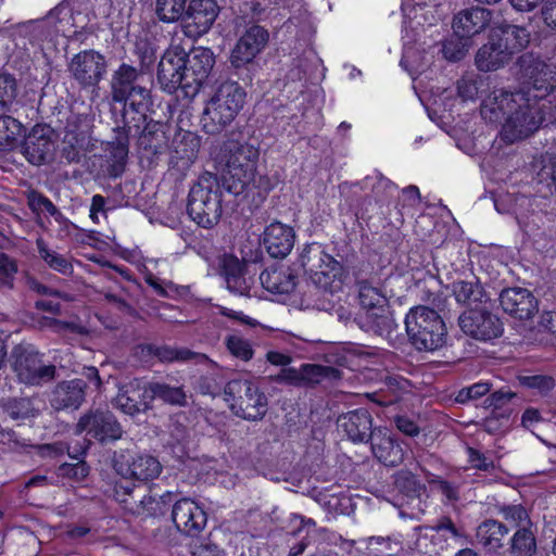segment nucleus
Segmentation results:
<instances>
[{
  "instance_id": "69168bd1",
  "label": "nucleus",
  "mask_w": 556,
  "mask_h": 556,
  "mask_svg": "<svg viewBox=\"0 0 556 556\" xmlns=\"http://www.w3.org/2000/svg\"><path fill=\"white\" fill-rule=\"evenodd\" d=\"M500 513L503 517L508 520L515 522V526L522 527L523 523L531 526V521L528 515L527 509L518 504V505H504L500 508Z\"/></svg>"
},
{
  "instance_id": "13d9d810",
  "label": "nucleus",
  "mask_w": 556,
  "mask_h": 556,
  "mask_svg": "<svg viewBox=\"0 0 556 556\" xmlns=\"http://www.w3.org/2000/svg\"><path fill=\"white\" fill-rule=\"evenodd\" d=\"M519 382L526 388L536 390L543 396L556 387L555 379L547 375L522 376L519 378Z\"/></svg>"
},
{
  "instance_id": "2f4dec72",
  "label": "nucleus",
  "mask_w": 556,
  "mask_h": 556,
  "mask_svg": "<svg viewBox=\"0 0 556 556\" xmlns=\"http://www.w3.org/2000/svg\"><path fill=\"white\" fill-rule=\"evenodd\" d=\"M354 323L365 332L388 338L397 325L394 321L389 305L358 313Z\"/></svg>"
},
{
  "instance_id": "a18cd8bd",
  "label": "nucleus",
  "mask_w": 556,
  "mask_h": 556,
  "mask_svg": "<svg viewBox=\"0 0 556 556\" xmlns=\"http://www.w3.org/2000/svg\"><path fill=\"white\" fill-rule=\"evenodd\" d=\"M128 480L129 479H124L115 482L113 488V497L125 510L134 514L138 513V501H140L141 494L139 493L137 485Z\"/></svg>"
},
{
  "instance_id": "f257e3e1",
  "label": "nucleus",
  "mask_w": 556,
  "mask_h": 556,
  "mask_svg": "<svg viewBox=\"0 0 556 556\" xmlns=\"http://www.w3.org/2000/svg\"><path fill=\"white\" fill-rule=\"evenodd\" d=\"M518 80L516 91L496 89L483 100L480 114L491 124H502L501 136L507 143L522 140L539 129L543 117L536 106L556 86V66L523 53L517 59Z\"/></svg>"
},
{
  "instance_id": "5fc2aeb1",
  "label": "nucleus",
  "mask_w": 556,
  "mask_h": 556,
  "mask_svg": "<svg viewBox=\"0 0 556 556\" xmlns=\"http://www.w3.org/2000/svg\"><path fill=\"white\" fill-rule=\"evenodd\" d=\"M491 391L492 384L490 382H476L462 388L455 395V402L458 404H468L483 396H488Z\"/></svg>"
},
{
  "instance_id": "680f3d73",
  "label": "nucleus",
  "mask_w": 556,
  "mask_h": 556,
  "mask_svg": "<svg viewBox=\"0 0 556 556\" xmlns=\"http://www.w3.org/2000/svg\"><path fill=\"white\" fill-rule=\"evenodd\" d=\"M33 406L29 399H13L5 405L7 414L14 420L26 419L34 416Z\"/></svg>"
},
{
  "instance_id": "aec40b11",
  "label": "nucleus",
  "mask_w": 556,
  "mask_h": 556,
  "mask_svg": "<svg viewBox=\"0 0 556 556\" xmlns=\"http://www.w3.org/2000/svg\"><path fill=\"white\" fill-rule=\"evenodd\" d=\"M135 356L142 362L156 358L161 363L192 362L194 364L213 363L207 355L187 348L142 343L135 346Z\"/></svg>"
},
{
  "instance_id": "f03ea898",
  "label": "nucleus",
  "mask_w": 556,
  "mask_h": 556,
  "mask_svg": "<svg viewBox=\"0 0 556 556\" xmlns=\"http://www.w3.org/2000/svg\"><path fill=\"white\" fill-rule=\"evenodd\" d=\"M211 159L222 170V187L235 201L249 188L252 170L256 169L260 151L253 144L235 138L214 140L208 148Z\"/></svg>"
},
{
  "instance_id": "c03bdc74",
  "label": "nucleus",
  "mask_w": 556,
  "mask_h": 556,
  "mask_svg": "<svg viewBox=\"0 0 556 556\" xmlns=\"http://www.w3.org/2000/svg\"><path fill=\"white\" fill-rule=\"evenodd\" d=\"M356 286L362 312L389 305L388 298L381 289L372 286L367 279L357 280Z\"/></svg>"
},
{
  "instance_id": "412c9836",
  "label": "nucleus",
  "mask_w": 556,
  "mask_h": 556,
  "mask_svg": "<svg viewBox=\"0 0 556 556\" xmlns=\"http://www.w3.org/2000/svg\"><path fill=\"white\" fill-rule=\"evenodd\" d=\"M201 137L189 130L179 129L169 146V165L173 169L185 175L198 159Z\"/></svg>"
},
{
  "instance_id": "c756f323",
  "label": "nucleus",
  "mask_w": 556,
  "mask_h": 556,
  "mask_svg": "<svg viewBox=\"0 0 556 556\" xmlns=\"http://www.w3.org/2000/svg\"><path fill=\"white\" fill-rule=\"evenodd\" d=\"M492 12L481 7H472L458 12L453 20L454 34L459 37L470 38L484 30L490 24Z\"/></svg>"
},
{
  "instance_id": "de8ad7c7",
  "label": "nucleus",
  "mask_w": 556,
  "mask_h": 556,
  "mask_svg": "<svg viewBox=\"0 0 556 556\" xmlns=\"http://www.w3.org/2000/svg\"><path fill=\"white\" fill-rule=\"evenodd\" d=\"M340 370L334 367L318 364H303L299 368L300 387L317 384L325 378L338 379L340 378Z\"/></svg>"
},
{
  "instance_id": "9d476101",
  "label": "nucleus",
  "mask_w": 556,
  "mask_h": 556,
  "mask_svg": "<svg viewBox=\"0 0 556 556\" xmlns=\"http://www.w3.org/2000/svg\"><path fill=\"white\" fill-rule=\"evenodd\" d=\"M187 66L185 62V48L181 45H170L162 54L156 71V80L161 90L168 94L175 93L179 88L187 96Z\"/></svg>"
},
{
  "instance_id": "a211bd4d",
  "label": "nucleus",
  "mask_w": 556,
  "mask_h": 556,
  "mask_svg": "<svg viewBox=\"0 0 556 556\" xmlns=\"http://www.w3.org/2000/svg\"><path fill=\"white\" fill-rule=\"evenodd\" d=\"M127 126L125 122L117 119L116 126L113 128L114 137L109 142L106 161V174L111 178H117L124 174L129 152V139L136 137L140 132V127H142V125L139 127L131 126V128Z\"/></svg>"
},
{
  "instance_id": "49530a36",
  "label": "nucleus",
  "mask_w": 556,
  "mask_h": 556,
  "mask_svg": "<svg viewBox=\"0 0 556 556\" xmlns=\"http://www.w3.org/2000/svg\"><path fill=\"white\" fill-rule=\"evenodd\" d=\"M516 397V393L510 390H496L490 392L483 401V408L490 409L491 413L497 414L504 421H509L513 414L510 401Z\"/></svg>"
},
{
  "instance_id": "c85d7f7f",
  "label": "nucleus",
  "mask_w": 556,
  "mask_h": 556,
  "mask_svg": "<svg viewBox=\"0 0 556 556\" xmlns=\"http://www.w3.org/2000/svg\"><path fill=\"white\" fill-rule=\"evenodd\" d=\"M87 381L76 378L59 382L51 392L50 405L55 410L77 409L85 402Z\"/></svg>"
},
{
  "instance_id": "dca6fc26",
  "label": "nucleus",
  "mask_w": 556,
  "mask_h": 556,
  "mask_svg": "<svg viewBox=\"0 0 556 556\" xmlns=\"http://www.w3.org/2000/svg\"><path fill=\"white\" fill-rule=\"evenodd\" d=\"M462 331L479 341H491L500 338L504 332L501 318L486 308H470L458 318Z\"/></svg>"
},
{
  "instance_id": "423d86ee",
  "label": "nucleus",
  "mask_w": 556,
  "mask_h": 556,
  "mask_svg": "<svg viewBox=\"0 0 556 556\" xmlns=\"http://www.w3.org/2000/svg\"><path fill=\"white\" fill-rule=\"evenodd\" d=\"M269 33L263 26L252 25L240 36L229 56V71L244 84L252 83L258 68L256 56L266 48Z\"/></svg>"
},
{
  "instance_id": "58836bf2",
  "label": "nucleus",
  "mask_w": 556,
  "mask_h": 556,
  "mask_svg": "<svg viewBox=\"0 0 556 556\" xmlns=\"http://www.w3.org/2000/svg\"><path fill=\"white\" fill-rule=\"evenodd\" d=\"M452 291L459 304L468 307L478 306L489 300L482 285L477 278L472 280H456L452 283Z\"/></svg>"
},
{
  "instance_id": "0e129e2a",
  "label": "nucleus",
  "mask_w": 556,
  "mask_h": 556,
  "mask_svg": "<svg viewBox=\"0 0 556 556\" xmlns=\"http://www.w3.org/2000/svg\"><path fill=\"white\" fill-rule=\"evenodd\" d=\"M483 85L481 78L463 77L457 81V93L464 100H475Z\"/></svg>"
},
{
  "instance_id": "5701e85b",
  "label": "nucleus",
  "mask_w": 556,
  "mask_h": 556,
  "mask_svg": "<svg viewBox=\"0 0 556 556\" xmlns=\"http://www.w3.org/2000/svg\"><path fill=\"white\" fill-rule=\"evenodd\" d=\"M498 301L506 314L520 320L531 319L539 311L538 299L530 290L521 287L503 289Z\"/></svg>"
},
{
  "instance_id": "2eb2a0df",
  "label": "nucleus",
  "mask_w": 556,
  "mask_h": 556,
  "mask_svg": "<svg viewBox=\"0 0 556 556\" xmlns=\"http://www.w3.org/2000/svg\"><path fill=\"white\" fill-rule=\"evenodd\" d=\"M150 390V381L132 378L118 387L112 404L115 408L131 417L144 414L153 408Z\"/></svg>"
},
{
  "instance_id": "c9c22d12",
  "label": "nucleus",
  "mask_w": 556,
  "mask_h": 556,
  "mask_svg": "<svg viewBox=\"0 0 556 556\" xmlns=\"http://www.w3.org/2000/svg\"><path fill=\"white\" fill-rule=\"evenodd\" d=\"M152 402L161 401L163 404L186 407L188 405L187 391L184 384H170L163 380H150Z\"/></svg>"
},
{
  "instance_id": "79ce46f5",
  "label": "nucleus",
  "mask_w": 556,
  "mask_h": 556,
  "mask_svg": "<svg viewBox=\"0 0 556 556\" xmlns=\"http://www.w3.org/2000/svg\"><path fill=\"white\" fill-rule=\"evenodd\" d=\"M238 116L245 104L247 92L237 81L227 80L222 83L213 93Z\"/></svg>"
},
{
  "instance_id": "4d7b16f0",
  "label": "nucleus",
  "mask_w": 556,
  "mask_h": 556,
  "mask_svg": "<svg viewBox=\"0 0 556 556\" xmlns=\"http://www.w3.org/2000/svg\"><path fill=\"white\" fill-rule=\"evenodd\" d=\"M368 546L383 555V556H393L397 554L402 549V543L399 539L393 536H370L368 538Z\"/></svg>"
},
{
  "instance_id": "4be33fe9",
  "label": "nucleus",
  "mask_w": 556,
  "mask_h": 556,
  "mask_svg": "<svg viewBox=\"0 0 556 556\" xmlns=\"http://www.w3.org/2000/svg\"><path fill=\"white\" fill-rule=\"evenodd\" d=\"M172 520L179 532L198 536L207 523V515L195 501L182 497L173 504Z\"/></svg>"
},
{
  "instance_id": "a19ab883",
  "label": "nucleus",
  "mask_w": 556,
  "mask_h": 556,
  "mask_svg": "<svg viewBox=\"0 0 556 556\" xmlns=\"http://www.w3.org/2000/svg\"><path fill=\"white\" fill-rule=\"evenodd\" d=\"M494 35L503 46L508 48L510 56L523 49L529 42V33L525 27L507 23H502Z\"/></svg>"
},
{
  "instance_id": "9b49d317",
  "label": "nucleus",
  "mask_w": 556,
  "mask_h": 556,
  "mask_svg": "<svg viewBox=\"0 0 556 556\" xmlns=\"http://www.w3.org/2000/svg\"><path fill=\"white\" fill-rule=\"evenodd\" d=\"M113 468L123 479L148 482L157 478L162 472L160 460L148 453L121 451L114 454Z\"/></svg>"
},
{
  "instance_id": "e433bc0d",
  "label": "nucleus",
  "mask_w": 556,
  "mask_h": 556,
  "mask_svg": "<svg viewBox=\"0 0 556 556\" xmlns=\"http://www.w3.org/2000/svg\"><path fill=\"white\" fill-rule=\"evenodd\" d=\"M24 121H30L26 116L3 113L0 115V151L12 150L18 143L25 132Z\"/></svg>"
},
{
  "instance_id": "7c9ffc66",
  "label": "nucleus",
  "mask_w": 556,
  "mask_h": 556,
  "mask_svg": "<svg viewBox=\"0 0 556 556\" xmlns=\"http://www.w3.org/2000/svg\"><path fill=\"white\" fill-rule=\"evenodd\" d=\"M167 126L163 123L148 118L140 127L138 137L139 148L147 153L148 156L154 157L163 154L168 147V136L166 134Z\"/></svg>"
},
{
  "instance_id": "a878e982",
  "label": "nucleus",
  "mask_w": 556,
  "mask_h": 556,
  "mask_svg": "<svg viewBox=\"0 0 556 556\" xmlns=\"http://www.w3.org/2000/svg\"><path fill=\"white\" fill-rule=\"evenodd\" d=\"M294 241V229L278 220L266 226L262 235V244L273 258H285L289 255Z\"/></svg>"
},
{
  "instance_id": "7ed1b4c3",
  "label": "nucleus",
  "mask_w": 556,
  "mask_h": 556,
  "mask_svg": "<svg viewBox=\"0 0 556 556\" xmlns=\"http://www.w3.org/2000/svg\"><path fill=\"white\" fill-rule=\"evenodd\" d=\"M142 78L141 71L125 62L111 75V100L123 104L119 121L125 122L128 128L142 125L146 113L153 105L151 89L140 84Z\"/></svg>"
},
{
  "instance_id": "e2e57ef3",
  "label": "nucleus",
  "mask_w": 556,
  "mask_h": 556,
  "mask_svg": "<svg viewBox=\"0 0 556 556\" xmlns=\"http://www.w3.org/2000/svg\"><path fill=\"white\" fill-rule=\"evenodd\" d=\"M371 179L376 180L371 187V192L376 201H384L389 195H391V192L396 189L395 184L383 177L380 173H377L372 177L367 176L365 178V182L367 184Z\"/></svg>"
},
{
  "instance_id": "4468645a",
  "label": "nucleus",
  "mask_w": 556,
  "mask_h": 556,
  "mask_svg": "<svg viewBox=\"0 0 556 556\" xmlns=\"http://www.w3.org/2000/svg\"><path fill=\"white\" fill-rule=\"evenodd\" d=\"M56 138L54 130L42 124H36L21 142V153L34 166H41L54 160Z\"/></svg>"
},
{
  "instance_id": "6e6d98bb",
  "label": "nucleus",
  "mask_w": 556,
  "mask_h": 556,
  "mask_svg": "<svg viewBox=\"0 0 556 556\" xmlns=\"http://www.w3.org/2000/svg\"><path fill=\"white\" fill-rule=\"evenodd\" d=\"M17 274V263L4 252H0V290H12Z\"/></svg>"
},
{
  "instance_id": "09e8293b",
  "label": "nucleus",
  "mask_w": 556,
  "mask_h": 556,
  "mask_svg": "<svg viewBox=\"0 0 556 556\" xmlns=\"http://www.w3.org/2000/svg\"><path fill=\"white\" fill-rule=\"evenodd\" d=\"M509 553L514 556H533L536 553V540L530 528L522 526L510 539Z\"/></svg>"
},
{
  "instance_id": "f8f14e48",
  "label": "nucleus",
  "mask_w": 556,
  "mask_h": 556,
  "mask_svg": "<svg viewBox=\"0 0 556 556\" xmlns=\"http://www.w3.org/2000/svg\"><path fill=\"white\" fill-rule=\"evenodd\" d=\"M68 72L83 89H97L108 73V61L93 49L75 54L68 63Z\"/></svg>"
},
{
  "instance_id": "f704fd0d",
  "label": "nucleus",
  "mask_w": 556,
  "mask_h": 556,
  "mask_svg": "<svg viewBox=\"0 0 556 556\" xmlns=\"http://www.w3.org/2000/svg\"><path fill=\"white\" fill-rule=\"evenodd\" d=\"M223 274L229 291L239 295H247L253 285L252 277H248V268L237 257L225 260Z\"/></svg>"
},
{
  "instance_id": "cd10ccee",
  "label": "nucleus",
  "mask_w": 556,
  "mask_h": 556,
  "mask_svg": "<svg viewBox=\"0 0 556 556\" xmlns=\"http://www.w3.org/2000/svg\"><path fill=\"white\" fill-rule=\"evenodd\" d=\"M236 117L231 109L213 94L202 112L201 129L211 136L219 135L232 124Z\"/></svg>"
},
{
  "instance_id": "ea45409f",
  "label": "nucleus",
  "mask_w": 556,
  "mask_h": 556,
  "mask_svg": "<svg viewBox=\"0 0 556 556\" xmlns=\"http://www.w3.org/2000/svg\"><path fill=\"white\" fill-rule=\"evenodd\" d=\"M507 534L508 528L495 519L484 520L477 529L479 542L493 551H497L504 546L503 540Z\"/></svg>"
},
{
  "instance_id": "4c0bfd02",
  "label": "nucleus",
  "mask_w": 556,
  "mask_h": 556,
  "mask_svg": "<svg viewBox=\"0 0 556 556\" xmlns=\"http://www.w3.org/2000/svg\"><path fill=\"white\" fill-rule=\"evenodd\" d=\"M393 486L407 501H418L427 492V486L409 469H400L392 476Z\"/></svg>"
},
{
  "instance_id": "b1692460",
  "label": "nucleus",
  "mask_w": 556,
  "mask_h": 556,
  "mask_svg": "<svg viewBox=\"0 0 556 556\" xmlns=\"http://www.w3.org/2000/svg\"><path fill=\"white\" fill-rule=\"evenodd\" d=\"M17 93L18 85L15 76L8 72H0V115L11 113L36 121L39 115L38 109L31 103L17 101Z\"/></svg>"
},
{
  "instance_id": "052dcab7",
  "label": "nucleus",
  "mask_w": 556,
  "mask_h": 556,
  "mask_svg": "<svg viewBox=\"0 0 556 556\" xmlns=\"http://www.w3.org/2000/svg\"><path fill=\"white\" fill-rule=\"evenodd\" d=\"M430 485H433L444 497V503H456L459 501V485L444 480L439 476H433L428 480Z\"/></svg>"
},
{
  "instance_id": "393cba45",
  "label": "nucleus",
  "mask_w": 556,
  "mask_h": 556,
  "mask_svg": "<svg viewBox=\"0 0 556 556\" xmlns=\"http://www.w3.org/2000/svg\"><path fill=\"white\" fill-rule=\"evenodd\" d=\"M338 428L354 443H368L376 432L372 417L366 408L350 410L339 416Z\"/></svg>"
},
{
  "instance_id": "8fccbe9b",
  "label": "nucleus",
  "mask_w": 556,
  "mask_h": 556,
  "mask_svg": "<svg viewBox=\"0 0 556 556\" xmlns=\"http://www.w3.org/2000/svg\"><path fill=\"white\" fill-rule=\"evenodd\" d=\"M187 0H156L155 14L161 22H184L187 12Z\"/></svg>"
},
{
  "instance_id": "6ab92c4d",
  "label": "nucleus",
  "mask_w": 556,
  "mask_h": 556,
  "mask_svg": "<svg viewBox=\"0 0 556 556\" xmlns=\"http://www.w3.org/2000/svg\"><path fill=\"white\" fill-rule=\"evenodd\" d=\"M219 13L216 0H191L182 22L184 33L189 38L206 34Z\"/></svg>"
},
{
  "instance_id": "6e6552de",
  "label": "nucleus",
  "mask_w": 556,
  "mask_h": 556,
  "mask_svg": "<svg viewBox=\"0 0 556 556\" xmlns=\"http://www.w3.org/2000/svg\"><path fill=\"white\" fill-rule=\"evenodd\" d=\"M299 262L317 290L331 292L332 283L341 277L343 271L341 263L326 253L321 244L316 242L305 245Z\"/></svg>"
},
{
  "instance_id": "bf43d9fd",
  "label": "nucleus",
  "mask_w": 556,
  "mask_h": 556,
  "mask_svg": "<svg viewBox=\"0 0 556 556\" xmlns=\"http://www.w3.org/2000/svg\"><path fill=\"white\" fill-rule=\"evenodd\" d=\"M27 201L28 206L33 212L46 211L56 220L62 216L61 212L52 201L40 192L31 191L27 197Z\"/></svg>"
},
{
  "instance_id": "39448f33",
  "label": "nucleus",
  "mask_w": 556,
  "mask_h": 556,
  "mask_svg": "<svg viewBox=\"0 0 556 556\" xmlns=\"http://www.w3.org/2000/svg\"><path fill=\"white\" fill-rule=\"evenodd\" d=\"M405 327L410 344L419 352H434L446 344V325L433 308L424 305L410 308Z\"/></svg>"
},
{
  "instance_id": "864d4df0",
  "label": "nucleus",
  "mask_w": 556,
  "mask_h": 556,
  "mask_svg": "<svg viewBox=\"0 0 556 556\" xmlns=\"http://www.w3.org/2000/svg\"><path fill=\"white\" fill-rule=\"evenodd\" d=\"M469 47V39L454 34L442 43L443 56L452 62L460 61L465 58Z\"/></svg>"
},
{
  "instance_id": "1a4fd4ad",
  "label": "nucleus",
  "mask_w": 556,
  "mask_h": 556,
  "mask_svg": "<svg viewBox=\"0 0 556 556\" xmlns=\"http://www.w3.org/2000/svg\"><path fill=\"white\" fill-rule=\"evenodd\" d=\"M76 432L83 433L101 444L122 439L124 430L117 417L109 408H89L76 424Z\"/></svg>"
},
{
  "instance_id": "3c124183",
  "label": "nucleus",
  "mask_w": 556,
  "mask_h": 556,
  "mask_svg": "<svg viewBox=\"0 0 556 556\" xmlns=\"http://www.w3.org/2000/svg\"><path fill=\"white\" fill-rule=\"evenodd\" d=\"M36 244L39 256L51 269L62 275H72L73 265L64 255L49 249L41 238L37 239Z\"/></svg>"
},
{
  "instance_id": "f3484780",
  "label": "nucleus",
  "mask_w": 556,
  "mask_h": 556,
  "mask_svg": "<svg viewBox=\"0 0 556 556\" xmlns=\"http://www.w3.org/2000/svg\"><path fill=\"white\" fill-rule=\"evenodd\" d=\"M185 62L187 66V96L195 97L201 87L210 77L216 56L207 47H192L189 51L185 49Z\"/></svg>"
},
{
  "instance_id": "774afa93",
  "label": "nucleus",
  "mask_w": 556,
  "mask_h": 556,
  "mask_svg": "<svg viewBox=\"0 0 556 556\" xmlns=\"http://www.w3.org/2000/svg\"><path fill=\"white\" fill-rule=\"evenodd\" d=\"M60 473L63 477L81 481L89 473V466L84 460H79L76 464H62L60 466Z\"/></svg>"
},
{
  "instance_id": "603ef678",
  "label": "nucleus",
  "mask_w": 556,
  "mask_h": 556,
  "mask_svg": "<svg viewBox=\"0 0 556 556\" xmlns=\"http://www.w3.org/2000/svg\"><path fill=\"white\" fill-rule=\"evenodd\" d=\"M225 344L229 353L243 361L249 362L254 355V351L249 340L239 333H231L225 338Z\"/></svg>"
},
{
  "instance_id": "72a5a7b5",
  "label": "nucleus",
  "mask_w": 556,
  "mask_h": 556,
  "mask_svg": "<svg viewBox=\"0 0 556 556\" xmlns=\"http://www.w3.org/2000/svg\"><path fill=\"white\" fill-rule=\"evenodd\" d=\"M260 281L271 293L288 294L296 287L298 275L290 267L273 266L260 274Z\"/></svg>"
},
{
  "instance_id": "473e14b6",
  "label": "nucleus",
  "mask_w": 556,
  "mask_h": 556,
  "mask_svg": "<svg viewBox=\"0 0 556 556\" xmlns=\"http://www.w3.org/2000/svg\"><path fill=\"white\" fill-rule=\"evenodd\" d=\"M510 59L508 48L503 46L493 34L489 41L477 51L475 63L479 71L492 72L503 67Z\"/></svg>"
},
{
  "instance_id": "37998d69",
  "label": "nucleus",
  "mask_w": 556,
  "mask_h": 556,
  "mask_svg": "<svg viewBox=\"0 0 556 556\" xmlns=\"http://www.w3.org/2000/svg\"><path fill=\"white\" fill-rule=\"evenodd\" d=\"M85 143V132L72 128V125L68 124L66 126L65 135L62 141V159H64L67 163H79L84 155L83 151Z\"/></svg>"
},
{
  "instance_id": "20e7f679",
  "label": "nucleus",
  "mask_w": 556,
  "mask_h": 556,
  "mask_svg": "<svg viewBox=\"0 0 556 556\" xmlns=\"http://www.w3.org/2000/svg\"><path fill=\"white\" fill-rule=\"evenodd\" d=\"M226 191L218 176L208 172L202 174L190 188L187 202L189 217L200 227L210 229L215 226L223 214Z\"/></svg>"
},
{
  "instance_id": "ddd939ff",
  "label": "nucleus",
  "mask_w": 556,
  "mask_h": 556,
  "mask_svg": "<svg viewBox=\"0 0 556 556\" xmlns=\"http://www.w3.org/2000/svg\"><path fill=\"white\" fill-rule=\"evenodd\" d=\"M12 356L14 357L13 370L22 383L42 386L56 377V367L52 364H43L37 352L18 346L13 350Z\"/></svg>"
},
{
  "instance_id": "bb28decb",
  "label": "nucleus",
  "mask_w": 556,
  "mask_h": 556,
  "mask_svg": "<svg viewBox=\"0 0 556 556\" xmlns=\"http://www.w3.org/2000/svg\"><path fill=\"white\" fill-rule=\"evenodd\" d=\"M374 456L384 466L396 467L404 460V450L387 428H376L370 439Z\"/></svg>"
},
{
  "instance_id": "338daca9",
  "label": "nucleus",
  "mask_w": 556,
  "mask_h": 556,
  "mask_svg": "<svg viewBox=\"0 0 556 556\" xmlns=\"http://www.w3.org/2000/svg\"><path fill=\"white\" fill-rule=\"evenodd\" d=\"M138 513H134L136 516H159L164 515L163 506L161 502L153 495H141L138 501Z\"/></svg>"
},
{
  "instance_id": "0eeeda50",
  "label": "nucleus",
  "mask_w": 556,
  "mask_h": 556,
  "mask_svg": "<svg viewBox=\"0 0 556 556\" xmlns=\"http://www.w3.org/2000/svg\"><path fill=\"white\" fill-rule=\"evenodd\" d=\"M225 401L231 412L245 420H262L268 409V399L261 388L250 380L236 379L224 388Z\"/></svg>"
}]
</instances>
